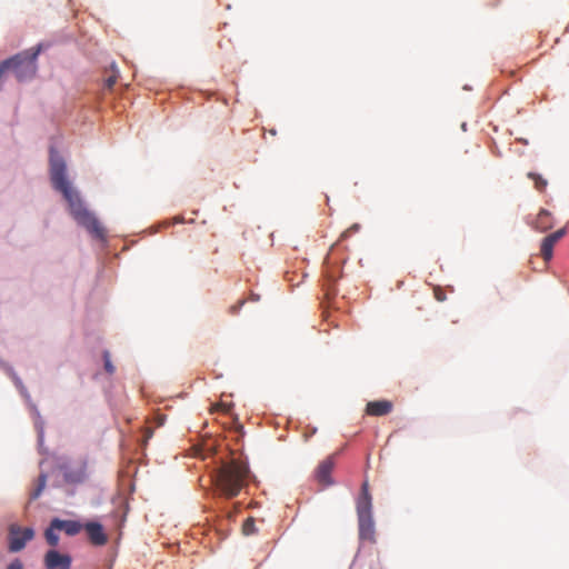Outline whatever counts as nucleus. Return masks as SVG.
Masks as SVG:
<instances>
[{
  "label": "nucleus",
  "mask_w": 569,
  "mask_h": 569,
  "mask_svg": "<svg viewBox=\"0 0 569 569\" xmlns=\"http://www.w3.org/2000/svg\"><path fill=\"white\" fill-rule=\"evenodd\" d=\"M56 530L58 529L53 527L51 522L50 526L44 531V538L47 542L53 548L57 547L59 543V536L57 535Z\"/></svg>",
  "instance_id": "nucleus-17"
},
{
  "label": "nucleus",
  "mask_w": 569,
  "mask_h": 569,
  "mask_svg": "<svg viewBox=\"0 0 569 569\" xmlns=\"http://www.w3.org/2000/svg\"><path fill=\"white\" fill-rule=\"evenodd\" d=\"M86 463L83 461L78 462L76 466L63 465L61 466V470L63 471V477L67 482L78 483L84 480L86 478Z\"/></svg>",
  "instance_id": "nucleus-7"
},
{
  "label": "nucleus",
  "mask_w": 569,
  "mask_h": 569,
  "mask_svg": "<svg viewBox=\"0 0 569 569\" xmlns=\"http://www.w3.org/2000/svg\"><path fill=\"white\" fill-rule=\"evenodd\" d=\"M82 528L86 529L89 540L94 546H103L108 541V536L99 522H87Z\"/></svg>",
  "instance_id": "nucleus-9"
},
{
  "label": "nucleus",
  "mask_w": 569,
  "mask_h": 569,
  "mask_svg": "<svg viewBox=\"0 0 569 569\" xmlns=\"http://www.w3.org/2000/svg\"><path fill=\"white\" fill-rule=\"evenodd\" d=\"M43 563L46 569H70L71 557L51 549L44 555Z\"/></svg>",
  "instance_id": "nucleus-5"
},
{
  "label": "nucleus",
  "mask_w": 569,
  "mask_h": 569,
  "mask_svg": "<svg viewBox=\"0 0 569 569\" xmlns=\"http://www.w3.org/2000/svg\"><path fill=\"white\" fill-rule=\"evenodd\" d=\"M393 405L389 400L370 401L366 406V413L369 416L381 417L391 412Z\"/></svg>",
  "instance_id": "nucleus-11"
},
{
  "label": "nucleus",
  "mask_w": 569,
  "mask_h": 569,
  "mask_svg": "<svg viewBox=\"0 0 569 569\" xmlns=\"http://www.w3.org/2000/svg\"><path fill=\"white\" fill-rule=\"evenodd\" d=\"M52 526L56 527L58 530H63L68 536H76L78 535L81 529L82 525L74 520H61L58 518H54L52 520Z\"/></svg>",
  "instance_id": "nucleus-12"
},
{
  "label": "nucleus",
  "mask_w": 569,
  "mask_h": 569,
  "mask_svg": "<svg viewBox=\"0 0 569 569\" xmlns=\"http://www.w3.org/2000/svg\"><path fill=\"white\" fill-rule=\"evenodd\" d=\"M7 569H22V565L19 561L11 562Z\"/></svg>",
  "instance_id": "nucleus-25"
},
{
  "label": "nucleus",
  "mask_w": 569,
  "mask_h": 569,
  "mask_svg": "<svg viewBox=\"0 0 569 569\" xmlns=\"http://www.w3.org/2000/svg\"><path fill=\"white\" fill-rule=\"evenodd\" d=\"M566 234V229H559L553 233L548 234L556 243Z\"/></svg>",
  "instance_id": "nucleus-21"
},
{
  "label": "nucleus",
  "mask_w": 569,
  "mask_h": 569,
  "mask_svg": "<svg viewBox=\"0 0 569 569\" xmlns=\"http://www.w3.org/2000/svg\"><path fill=\"white\" fill-rule=\"evenodd\" d=\"M528 178L531 179L533 181V184H535V188L539 191V192H543L548 186V181L541 177L540 174L538 173H535V172H528Z\"/></svg>",
  "instance_id": "nucleus-16"
},
{
  "label": "nucleus",
  "mask_w": 569,
  "mask_h": 569,
  "mask_svg": "<svg viewBox=\"0 0 569 569\" xmlns=\"http://www.w3.org/2000/svg\"><path fill=\"white\" fill-rule=\"evenodd\" d=\"M46 485H47V475L40 473L38 477L36 488L30 492V499L31 500L38 499L40 497V495L42 493Z\"/></svg>",
  "instance_id": "nucleus-15"
},
{
  "label": "nucleus",
  "mask_w": 569,
  "mask_h": 569,
  "mask_svg": "<svg viewBox=\"0 0 569 569\" xmlns=\"http://www.w3.org/2000/svg\"><path fill=\"white\" fill-rule=\"evenodd\" d=\"M151 437H152V430L147 428L146 431H144V441H147Z\"/></svg>",
  "instance_id": "nucleus-26"
},
{
  "label": "nucleus",
  "mask_w": 569,
  "mask_h": 569,
  "mask_svg": "<svg viewBox=\"0 0 569 569\" xmlns=\"http://www.w3.org/2000/svg\"><path fill=\"white\" fill-rule=\"evenodd\" d=\"M103 360H104V369L108 373L112 375L114 372V367L111 363L110 355L108 351L103 352Z\"/></svg>",
  "instance_id": "nucleus-20"
},
{
  "label": "nucleus",
  "mask_w": 569,
  "mask_h": 569,
  "mask_svg": "<svg viewBox=\"0 0 569 569\" xmlns=\"http://www.w3.org/2000/svg\"><path fill=\"white\" fill-rule=\"evenodd\" d=\"M552 217L548 210L541 209L538 213L533 228L540 232H545L552 228Z\"/></svg>",
  "instance_id": "nucleus-13"
},
{
  "label": "nucleus",
  "mask_w": 569,
  "mask_h": 569,
  "mask_svg": "<svg viewBox=\"0 0 569 569\" xmlns=\"http://www.w3.org/2000/svg\"><path fill=\"white\" fill-rule=\"evenodd\" d=\"M555 244L556 242L549 236L543 238L540 248L543 260L549 261L552 258Z\"/></svg>",
  "instance_id": "nucleus-14"
},
{
  "label": "nucleus",
  "mask_w": 569,
  "mask_h": 569,
  "mask_svg": "<svg viewBox=\"0 0 569 569\" xmlns=\"http://www.w3.org/2000/svg\"><path fill=\"white\" fill-rule=\"evenodd\" d=\"M34 531L32 528H21L19 525L12 523L9 527V550L11 552H18L22 550L27 542L32 540Z\"/></svg>",
  "instance_id": "nucleus-4"
},
{
  "label": "nucleus",
  "mask_w": 569,
  "mask_h": 569,
  "mask_svg": "<svg viewBox=\"0 0 569 569\" xmlns=\"http://www.w3.org/2000/svg\"><path fill=\"white\" fill-rule=\"evenodd\" d=\"M333 466H335V463L331 458H327L326 460L320 462V465L318 466V468L316 470V478L319 483H321L323 486L332 485L333 481L331 479V472L333 470Z\"/></svg>",
  "instance_id": "nucleus-10"
},
{
  "label": "nucleus",
  "mask_w": 569,
  "mask_h": 569,
  "mask_svg": "<svg viewBox=\"0 0 569 569\" xmlns=\"http://www.w3.org/2000/svg\"><path fill=\"white\" fill-rule=\"evenodd\" d=\"M359 539L371 543L376 542V529L372 516L358 517Z\"/></svg>",
  "instance_id": "nucleus-8"
},
{
  "label": "nucleus",
  "mask_w": 569,
  "mask_h": 569,
  "mask_svg": "<svg viewBox=\"0 0 569 569\" xmlns=\"http://www.w3.org/2000/svg\"><path fill=\"white\" fill-rule=\"evenodd\" d=\"M42 51V44L23 50L13 57L4 60V66L11 71L18 81L30 80L37 72V59Z\"/></svg>",
  "instance_id": "nucleus-3"
},
{
  "label": "nucleus",
  "mask_w": 569,
  "mask_h": 569,
  "mask_svg": "<svg viewBox=\"0 0 569 569\" xmlns=\"http://www.w3.org/2000/svg\"><path fill=\"white\" fill-rule=\"evenodd\" d=\"M50 179L53 188L67 200L73 219L97 238L104 236V229L97 218L86 208L79 193L71 187L67 178V166L61 156L50 149Z\"/></svg>",
  "instance_id": "nucleus-1"
},
{
  "label": "nucleus",
  "mask_w": 569,
  "mask_h": 569,
  "mask_svg": "<svg viewBox=\"0 0 569 569\" xmlns=\"http://www.w3.org/2000/svg\"><path fill=\"white\" fill-rule=\"evenodd\" d=\"M357 517L372 516V497L369 492V483L365 481L356 501Z\"/></svg>",
  "instance_id": "nucleus-6"
},
{
  "label": "nucleus",
  "mask_w": 569,
  "mask_h": 569,
  "mask_svg": "<svg viewBox=\"0 0 569 569\" xmlns=\"http://www.w3.org/2000/svg\"><path fill=\"white\" fill-rule=\"evenodd\" d=\"M435 297H436V299L438 301H445L446 300V295L439 288L435 290Z\"/></svg>",
  "instance_id": "nucleus-24"
},
{
  "label": "nucleus",
  "mask_w": 569,
  "mask_h": 569,
  "mask_svg": "<svg viewBox=\"0 0 569 569\" xmlns=\"http://www.w3.org/2000/svg\"><path fill=\"white\" fill-rule=\"evenodd\" d=\"M244 300L241 299L239 300L236 305H232L230 308H229V313L230 315H237L239 312V310L242 308V306L244 305Z\"/></svg>",
  "instance_id": "nucleus-22"
},
{
  "label": "nucleus",
  "mask_w": 569,
  "mask_h": 569,
  "mask_svg": "<svg viewBox=\"0 0 569 569\" xmlns=\"http://www.w3.org/2000/svg\"><path fill=\"white\" fill-rule=\"evenodd\" d=\"M256 520L252 517H249L242 525V532L244 536H251L257 532Z\"/></svg>",
  "instance_id": "nucleus-18"
},
{
  "label": "nucleus",
  "mask_w": 569,
  "mask_h": 569,
  "mask_svg": "<svg viewBox=\"0 0 569 569\" xmlns=\"http://www.w3.org/2000/svg\"><path fill=\"white\" fill-rule=\"evenodd\" d=\"M365 569H382L379 558L370 559Z\"/></svg>",
  "instance_id": "nucleus-23"
},
{
  "label": "nucleus",
  "mask_w": 569,
  "mask_h": 569,
  "mask_svg": "<svg viewBox=\"0 0 569 569\" xmlns=\"http://www.w3.org/2000/svg\"><path fill=\"white\" fill-rule=\"evenodd\" d=\"M111 68H112V74H110L104 80V88L108 89V90H111L113 88V86L116 84L117 80H118V70L116 69V64L112 63Z\"/></svg>",
  "instance_id": "nucleus-19"
},
{
  "label": "nucleus",
  "mask_w": 569,
  "mask_h": 569,
  "mask_svg": "<svg viewBox=\"0 0 569 569\" xmlns=\"http://www.w3.org/2000/svg\"><path fill=\"white\" fill-rule=\"evenodd\" d=\"M250 477L248 465L241 459L223 462L216 472L214 486L220 496L231 499L247 486Z\"/></svg>",
  "instance_id": "nucleus-2"
}]
</instances>
